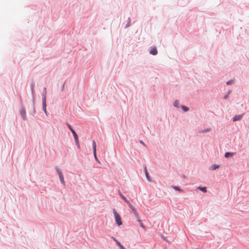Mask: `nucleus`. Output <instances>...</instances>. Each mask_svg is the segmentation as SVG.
Segmentation results:
<instances>
[{
  "label": "nucleus",
  "mask_w": 249,
  "mask_h": 249,
  "mask_svg": "<svg viewBox=\"0 0 249 249\" xmlns=\"http://www.w3.org/2000/svg\"><path fill=\"white\" fill-rule=\"evenodd\" d=\"M113 213L114 216H115V221H116V224L118 226L122 225V222L121 220V217L120 215H119V214L117 212V211H116V210L115 209H113Z\"/></svg>",
  "instance_id": "obj_1"
},
{
  "label": "nucleus",
  "mask_w": 249,
  "mask_h": 249,
  "mask_svg": "<svg viewBox=\"0 0 249 249\" xmlns=\"http://www.w3.org/2000/svg\"><path fill=\"white\" fill-rule=\"evenodd\" d=\"M55 169L56 172L58 173L59 178L60 179V181L61 183L63 184L64 186H65V181L64 180V177L63 175V174L61 172V171L60 170V169L58 168V166H55Z\"/></svg>",
  "instance_id": "obj_2"
},
{
  "label": "nucleus",
  "mask_w": 249,
  "mask_h": 249,
  "mask_svg": "<svg viewBox=\"0 0 249 249\" xmlns=\"http://www.w3.org/2000/svg\"><path fill=\"white\" fill-rule=\"evenodd\" d=\"M92 148H93V155L94 157L95 158V160L96 161H97L98 163H100L98 159L97 158V155H96V143L94 140L92 141Z\"/></svg>",
  "instance_id": "obj_3"
},
{
  "label": "nucleus",
  "mask_w": 249,
  "mask_h": 249,
  "mask_svg": "<svg viewBox=\"0 0 249 249\" xmlns=\"http://www.w3.org/2000/svg\"><path fill=\"white\" fill-rule=\"evenodd\" d=\"M128 206L130 207V208L131 209V212L133 213L134 215V216H135V217L137 219H140L137 209L133 206H132V205L130 203H129Z\"/></svg>",
  "instance_id": "obj_4"
},
{
  "label": "nucleus",
  "mask_w": 249,
  "mask_h": 249,
  "mask_svg": "<svg viewBox=\"0 0 249 249\" xmlns=\"http://www.w3.org/2000/svg\"><path fill=\"white\" fill-rule=\"evenodd\" d=\"M20 115L23 120H26V112L24 107H21L20 110Z\"/></svg>",
  "instance_id": "obj_5"
},
{
  "label": "nucleus",
  "mask_w": 249,
  "mask_h": 249,
  "mask_svg": "<svg viewBox=\"0 0 249 249\" xmlns=\"http://www.w3.org/2000/svg\"><path fill=\"white\" fill-rule=\"evenodd\" d=\"M32 107H33V114H35L36 113V106H35V103H36V97H35V93L32 94Z\"/></svg>",
  "instance_id": "obj_6"
},
{
  "label": "nucleus",
  "mask_w": 249,
  "mask_h": 249,
  "mask_svg": "<svg viewBox=\"0 0 249 249\" xmlns=\"http://www.w3.org/2000/svg\"><path fill=\"white\" fill-rule=\"evenodd\" d=\"M244 114H242L240 115H236L232 118V121L233 122H236L238 121H240L242 119L244 116Z\"/></svg>",
  "instance_id": "obj_7"
},
{
  "label": "nucleus",
  "mask_w": 249,
  "mask_h": 249,
  "mask_svg": "<svg viewBox=\"0 0 249 249\" xmlns=\"http://www.w3.org/2000/svg\"><path fill=\"white\" fill-rule=\"evenodd\" d=\"M144 172H145V176H146V178L147 180L149 182H152V180L149 176V173L147 171V168H146V166H145V167H144Z\"/></svg>",
  "instance_id": "obj_8"
},
{
  "label": "nucleus",
  "mask_w": 249,
  "mask_h": 249,
  "mask_svg": "<svg viewBox=\"0 0 249 249\" xmlns=\"http://www.w3.org/2000/svg\"><path fill=\"white\" fill-rule=\"evenodd\" d=\"M150 48L151 49L149 51L150 54L153 55H157L158 53V51H157L156 47H151Z\"/></svg>",
  "instance_id": "obj_9"
},
{
  "label": "nucleus",
  "mask_w": 249,
  "mask_h": 249,
  "mask_svg": "<svg viewBox=\"0 0 249 249\" xmlns=\"http://www.w3.org/2000/svg\"><path fill=\"white\" fill-rule=\"evenodd\" d=\"M219 167V165L218 164H213L209 167V170H215L216 169L218 168Z\"/></svg>",
  "instance_id": "obj_10"
},
{
  "label": "nucleus",
  "mask_w": 249,
  "mask_h": 249,
  "mask_svg": "<svg viewBox=\"0 0 249 249\" xmlns=\"http://www.w3.org/2000/svg\"><path fill=\"white\" fill-rule=\"evenodd\" d=\"M35 87V82L34 81H32L30 84V88L32 94L35 93L34 88Z\"/></svg>",
  "instance_id": "obj_11"
},
{
  "label": "nucleus",
  "mask_w": 249,
  "mask_h": 249,
  "mask_svg": "<svg viewBox=\"0 0 249 249\" xmlns=\"http://www.w3.org/2000/svg\"><path fill=\"white\" fill-rule=\"evenodd\" d=\"M119 194L125 202L130 203L128 200L120 192V191H119Z\"/></svg>",
  "instance_id": "obj_12"
},
{
  "label": "nucleus",
  "mask_w": 249,
  "mask_h": 249,
  "mask_svg": "<svg viewBox=\"0 0 249 249\" xmlns=\"http://www.w3.org/2000/svg\"><path fill=\"white\" fill-rule=\"evenodd\" d=\"M234 155L233 153L231 152H226L224 155V157L226 158L232 157Z\"/></svg>",
  "instance_id": "obj_13"
},
{
  "label": "nucleus",
  "mask_w": 249,
  "mask_h": 249,
  "mask_svg": "<svg viewBox=\"0 0 249 249\" xmlns=\"http://www.w3.org/2000/svg\"><path fill=\"white\" fill-rule=\"evenodd\" d=\"M130 25H131V19H130V18L129 17L127 19V23L125 25V26H124V28L127 29V28L130 27Z\"/></svg>",
  "instance_id": "obj_14"
},
{
  "label": "nucleus",
  "mask_w": 249,
  "mask_h": 249,
  "mask_svg": "<svg viewBox=\"0 0 249 249\" xmlns=\"http://www.w3.org/2000/svg\"><path fill=\"white\" fill-rule=\"evenodd\" d=\"M197 189L200 191H201L202 192H203V193H206L207 192V188L206 187H198L197 188Z\"/></svg>",
  "instance_id": "obj_15"
},
{
  "label": "nucleus",
  "mask_w": 249,
  "mask_h": 249,
  "mask_svg": "<svg viewBox=\"0 0 249 249\" xmlns=\"http://www.w3.org/2000/svg\"><path fill=\"white\" fill-rule=\"evenodd\" d=\"M173 188L174 190H176V191H178V192H181H181H183V190H181V189H180L178 186H173Z\"/></svg>",
  "instance_id": "obj_16"
},
{
  "label": "nucleus",
  "mask_w": 249,
  "mask_h": 249,
  "mask_svg": "<svg viewBox=\"0 0 249 249\" xmlns=\"http://www.w3.org/2000/svg\"><path fill=\"white\" fill-rule=\"evenodd\" d=\"M182 109L184 111V112H187L188 111H189V108L187 107H186V106H182L181 107Z\"/></svg>",
  "instance_id": "obj_17"
},
{
  "label": "nucleus",
  "mask_w": 249,
  "mask_h": 249,
  "mask_svg": "<svg viewBox=\"0 0 249 249\" xmlns=\"http://www.w3.org/2000/svg\"><path fill=\"white\" fill-rule=\"evenodd\" d=\"M173 106L177 107V108H178L179 107V102H178V100H176L174 103V104H173Z\"/></svg>",
  "instance_id": "obj_18"
},
{
  "label": "nucleus",
  "mask_w": 249,
  "mask_h": 249,
  "mask_svg": "<svg viewBox=\"0 0 249 249\" xmlns=\"http://www.w3.org/2000/svg\"><path fill=\"white\" fill-rule=\"evenodd\" d=\"M66 124H67V126L68 127V128L71 131V132H72V131L74 130L73 129L72 126L70 124H69L68 123H67Z\"/></svg>",
  "instance_id": "obj_19"
},
{
  "label": "nucleus",
  "mask_w": 249,
  "mask_h": 249,
  "mask_svg": "<svg viewBox=\"0 0 249 249\" xmlns=\"http://www.w3.org/2000/svg\"><path fill=\"white\" fill-rule=\"evenodd\" d=\"M116 244L121 249H126L119 241H117Z\"/></svg>",
  "instance_id": "obj_20"
},
{
  "label": "nucleus",
  "mask_w": 249,
  "mask_h": 249,
  "mask_svg": "<svg viewBox=\"0 0 249 249\" xmlns=\"http://www.w3.org/2000/svg\"><path fill=\"white\" fill-rule=\"evenodd\" d=\"M46 94H47L46 88L45 87H44L43 89L42 96H46Z\"/></svg>",
  "instance_id": "obj_21"
},
{
  "label": "nucleus",
  "mask_w": 249,
  "mask_h": 249,
  "mask_svg": "<svg viewBox=\"0 0 249 249\" xmlns=\"http://www.w3.org/2000/svg\"><path fill=\"white\" fill-rule=\"evenodd\" d=\"M42 105H46V96H42Z\"/></svg>",
  "instance_id": "obj_22"
},
{
  "label": "nucleus",
  "mask_w": 249,
  "mask_h": 249,
  "mask_svg": "<svg viewBox=\"0 0 249 249\" xmlns=\"http://www.w3.org/2000/svg\"><path fill=\"white\" fill-rule=\"evenodd\" d=\"M73 134V137H74V139H77V138H78V135L77 134H76V132L75 131V130H73L72 131V132H71Z\"/></svg>",
  "instance_id": "obj_23"
},
{
  "label": "nucleus",
  "mask_w": 249,
  "mask_h": 249,
  "mask_svg": "<svg viewBox=\"0 0 249 249\" xmlns=\"http://www.w3.org/2000/svg\"><path fill=\"white\" fill-rule=\"evenodd\" d=\"M233 82V80H229L227 82H226V84L227 85H231Z\"/></svg>",
  "instance_id": "obj_24"
},
{
  "label": "nucleus",
  "mask_w": 249,
  "mask_h": 249,
  "mask_svg": "<svg viewBox=\"0 0 249 249\" xmlns=\"http://www.w3.org/2000/svg\"><path fill=\"white\" fill-rule=\"evenodd\" d=\"M46 107V105H42V109L44 111V112H46V111H47Z\"/></svg>",
  "instance_id": "obj_25"
},
{
  "label": "nucleus",
  "mask_w": 249,
  "mask_h": 249,
  "mask_svg": "<svg viewBox=\"0 0 249 249\" xmlns=\"http://www.w3.org/2000/svg\"><path fill=\"white\" fill-rule=\"evenodd\" d=\"M138 221L140 223V226L142 228H144V225L142 224V223L141 222V220L139 219H137Z\"/></svg>",
  "instance_id": "obj_26"
},
{
  "label": "nucleus",
  "mask_w": 249,
  "mask_h": 249,
  "mask_svg": "<svg viewBox=\"0 0 249 249\" xmlns=\"http://www.w3.org/2000/svg\"><path fill=\"white\" fill-rule=\"evenodd\" d=\"M209 130H210L209 129L207 128V129H204V130H202V133H206V132H208Z\"/></svg>",
  "instance_id": "obj_27"
},
{
  "label": "nucleus",
  "mask_w": 249,
  "mask_h": 249,
  "mask_svg": "<svg viewBox=\"0 0 249 249\" xmlns=\"http://www.w3.org/2000/svg\"><path fill=\"white\" fill-rule=\"evenodd\" d=\"M74 140H75L76 145H78V144H79L78 138L75 139Z\"/></svg>",
  "instance_id": "obj_28"
},
{
  "label": "nucleus",
  "mask_w": 249,
  "mask_h": 249,
  "mask_svg": "<svg viewBox=\"0 0 249 249\" xmlns=\"http://www.w3.org/2000/svg\"><path fill=\"white\" fill-rule=\"evenodd\" d=\"M229 96V95H228L227 94H225V95L224 96L223 98H224V99L226 100V99H227L228 98Z\"/></svg>",
  "instance_id": "obj_29"
},
{
  "label": "nucleus",
  "mask_w": 249,
  "mask_h": 249,
  "mask_svg": "<svg viewBox=\"0 0 249 249\" xmlns=\"http://www.w3.org/2000/svg\"><path fill=\"white\" fill-rule=\"evenodd\" d=\"M140 143H141L142 144V145H144V146H146L145 144L144 143V142L140 140Z\"/></svg>",
  "instance_id": "obj_30"
},
{
  "label": "nucleus",
  "mask_w": 249,
  "mask_h": 249,
  "mask_svg": "<svg viewBox=\"0 0 249 249\" xmlns=\"http://www.w3.org/2000/svg\"><path fill=\"white\" fill-rule=\"evenodd\" d=\"M64 89H65V83H63V84L62 86V88H61L62 90H64Z\"/></svg>",
  "instance_id": "obj_31"
},
{
  "label": "nucleus",
  "mask_w": 249,
  "mask_h": 249,
  "mask_svg": "<svg viewBox=\"0 0 249 249\" xmlns=\"http://www.w3.org/2000/svg\"><path fill=\"white\" fill-rule=\"evenodd\" d=\"M113 240L116 242V243H117V241H118L116 238H114L113 237H112Z\"/></svg>",
  "instance_id": "obj_32"
},
{
  "label": "nucleus",
  "mask_w": 249,
  "mask_h": 249,
  "mask_svg": "<svg viewBox=\"0 0 249 249\" xmlns=\"http://www.w3.org/2000/svg\"><path fill=\"white\" fill-rule=\"evenodd\" d=\"M231 90H229L228 91V92H227V94L228 95H229L230 94V93H231Z\"/></svg>",
  "instance_id": "obj_33"
},
{
  "label": "nucleus",
  "mask_w": 249,
  "mask_h": 249,
  "mask_svg": "<svg viewBox=\"0 0 249 249\" xmlns=\"http://www.w3.org/2000/svg\"><path fill=\"white\" fill-rule=\"evenodd\" d=\"M44 113H45V114L46 115V116H48V112L47 111H46V112H44Z\"/></svg>",
  "instance_id": "obj_34"
},
{
  "label": "nucleus",
  "mask_w": 249,
  "mask_h": 249,
  "mask_svg": "<svg viewBox=\"0 0 249 249\" xmlns=\"http://www.w3.org/2000/svg\"><path fill=\"white\" fill-rule=\"evenodd\" d=\"M44 113H45V114L46 115V116H48V112L47 111H46V112H44Z\"/></svg>",
  "instance_id": "obj_35"
},
{
  "label": "nucleus",
  "mask_w": 249,
  "mask_h": 249,
  "mask_svg": "<svg viewBox=\"0 0 249 249\" xmlns=\"http://www.w3.org/2000/svg\"><path fill=\"white\" fill-rule=\"evenodd\" d=\"M77 147L78 148H80V145H79V144H78V145H77Z\"/></svg>",
  "instance_id": "obj_36"
}]
</instances>
